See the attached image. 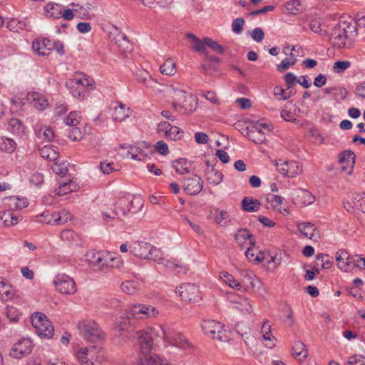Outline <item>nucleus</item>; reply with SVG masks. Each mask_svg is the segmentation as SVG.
Returning a JSON list of instances; mask_svg holds the SVG:
<instances>
[{
	"instance_id": "f257e3e1",
	"label": "nucleus",
	"mask_w": 365,
	"mask_h": 365,
	"mask_svg": "<svg viewBox=\"0 0 365 365\" xmlns=\"http://www.w3.org/2000/svg\"><path fill=\"white\" fill-rule=\"evenodd\" d=\"M140 354L138 365H170L169 362L156 354H150L153 346L150 335L143 330L136 332Z\"/></svg>"
},
{
	"instance_id": "f03ea898",
	"label": "nucleus",
	"mask_w": 365,
	"mask_h": 365,
	"mask_svg": "<svg viewBox=\"0 0 365 365\" xmlns=\"http://www.w3.org/2000/svg\"><path fill=\"white\" fill-rule=\"evenodd\" d=\"M357 36L356 26L346 21H341L333 28L330 40L334 48H351Z\"/></svg>"
},
{
	"instance_id": "7ed1b4c3",
	"label": "nucleus",
	"mask_w": 365,
	"mask_h": 365,
	"mask_svg": "<svg viewBox=\"0 0 365 365\" xmlns=\"http://www.w3.org/2000/svg\"><path fill=\"white\" fill-rule=\"evenodd\" d=\"M95 82L88 76L73 78L66 82V87L73 97L84 99L88 96L89 91L93 90Z\"/></svg>"
},
{
	"instance_id": "20e7f679",
	"label": "nucleus",
	"mask_w": 365,
	"mask_h": 365,
	"mask_svg": "<svg viewBox=\"0 0 365 365\" xmlns=\"http://www.w3.org/2000/svg\"><path fill=\"white\" fill-rule=\"evenodd\" d=\"M77 328L83 338L88 341L96 342L104 338L103 331L95 321H80L77 324Z\"/></svg>"
},
{
	"instance_id": "39448f33",
	"label": "nucleus",
	"mask_w": 365,
	"mask_h": 365,
	"mask_svg": "<svg viewBox=\"0 0 365 365\" xmlns=\"http://www.w3.org/2000/svg\"><path fill=\"white\" fill-rule=\"evenodd\" d=\"M130 251L133 255L139 258L154 261L163 260L160 250L148 242H135L130 246Z\"/></svg>"
},
{
	"instance_id": "423d86ee",
	"label": "nucleus",
	"mask_w": 365,
	"mask_h": 365,
	"mask_svg": "<svg viewBox=\"0 0 365 365\" xmlns=\"http://www.w3.org/2000/svg\"><path fill=\"white\" fill-rule=\"evenodd\" d=\"M31 322L36 334L41 338L50 339L53 336L54 328L43 313L37 312L32 314Z\"/></svg>"
},
{
	"instance_id": "0eeeda50",
	"label": "nucleus",
	"mask_w": 365,
	"mask_h": 365,
	"mask_svg": "<svg viewBox=\"0 0 365 365\" xmlns=\"http://www.w3.org/2000/svg\"><path fill=\"white\" fill-rule=\"evenodd\" d=\"M118 148L128 149L127 155H124L121 154L123 157H128V155H130L133 160L140 161L145 160L148 156L149 153H152L150 144L145 141L139 143L137 145L120 144Z\"/></svg>"
},
{
	"instance_id": "6e6552de",
	"label": "nucleus",
	"mask_w": 365,
	"mask_h": 365,
	"mask_svg": "<svg viewBox=\"0 0 365 365\" xmlns=\"http://www.w3.org/2000/svg\"><path fill=\"white\" fill-rule=\"evenodd\" d=\"M128 310L132 317L136 319L155 317L159 314L158 310L155 307L143 304H135Z\"/></svg>"
},
{
	"instance_id": "1a4fd4ad",
	"label": "nucleus",
	"mask_w": 365,
	"mask_h": 365,
	"mask_svg": "<svg viewBox=\"0 0 365 365\" xmlns=\"http://www.w3.org/2000/svg\"><path fill=\"white\" fill-rule=\"evenodd\" d=\"M53 284L56 289L63 294H73L77 290L75 281L65 274L56 275Z\"/></svg>"
},
{
	"instance_id": "9d476101",
	"label": "nucleus",
	"mask_w": 365,
	"mask_h": 365,
	"mask_svg": "<svg viewBox=\"0 0 365 365\" xmlns=\"http://www.w3.org/2000/svg\"><path fill=\"white\" fill-rule=\"evenodd\" d=\"M178 291L180 297L185 302H197L201 299L199 288L194 284H182Z\"/></svg>"
},
{
	"instance_id": "9b49d317",
	"label": "nucleus",
	"mask_w": 365,
	"mask_h": 365,
	"mask_svg": "<svg viewBox=\"0 0 365 365\" xmlns=\"http://www.w3.org/2000/svg\"><path fill=\"white\" fill-rule=\"evenodd\" d=\"M201 327L205 334L210 338L224 341L222 335V326L220 322L215 320H203Z\"/></svg>"
},
{
	"instance_id": "f8f14e48",
	"label": "nucleus",
	"mask_w": 365,
	"mask_h": 365,
	"mask_svg": "<svg viewBox=\"0 0 365 365\" xmlns=\"http://www.w3.org/2000/svg\"><path fill=\"white\" fill-rule=\"evenodd\" d=\"M33 349L32 341L29 339L23 338L16 343L11 351L10 356L20 359L29 355Z\"/></svg>"
},
{
	"instance_id": "ddd939ff",
	"label": "nucleus",
	"mask_w": 365,
	"mask_h": 365,
	"mask_svg": "<svg viewBox=\"0 0 365 365\" xmlns=\"http://www.w3.org/2000/svg\"><path fill=\"white\" fill-rule=\"evenodd\" d=\"M276 167L278 172L289 178H294L297 175L301 173L302 170L299 168L298 164L295 161H284L279 160L276 163Z\"/></svg>"
},
{
	"instance_id": "4468645a",
	"label": "nucleus",
	"mask_w": 365,
	"mask_h": 365,
	"mask_svg": "<svg viewBox=\"0 0 365 365\" xmlns=\"http://www.w3.org/2000/svg\"><path fill=\"white\" fill-rule=\"evenodd\" d=\"M245 131L247 138L256 144H262L266 140L265 133L260 128L257 121L251 126H247Z\"/></svg>"
},
{
	"instance_id": "2eb2a0df",
	"label": "nucleus",
	"mask_w": 365,
	"mask_h": 365,
	"mask_svg": "<svg viewBox=\"0 0 365 365\" xmlns=\"http://www.w3.org/2000/svg\"><path fill=\"white\" fill-rule=\"evenodd\" d=\"M162 330L163 332V338L170 344L182 349H184L186 346L189 345L182 334L173 333L169 329L166 330L163 328Z\"/></svg>"
},
{
	"instance_id": "dca6fc26",
	"label": "nucleus",
	"mask_w": 365,
	"mask_h": 365,
	"mask_svg": "<svg viewBox=\"0 0 365 365\" xmlns=\"http://www.w3.org/2000/svg\"><path fill=\"white\" fill-rule=\"evenodd\" d=\"M298 230L304 237L317 242L320 238V233L316 225L312 222H299L297 225Z\"/></svg>"
},
{
	"instance_id": "f3484780",
	"label": "nucleus",
	"mask_w": 365,
	"mask_h": 365,
	"mask_svg": "<svg viewBox=\"0 0 365 365\" xmlns=\"http://www.w3.org/2000/svg\"><path fill=\"white\" fill-rule=\"evenodd\" d=\"M185 191L190 195H195L198 194L203 187V181L198 175L190 178L185 180L184 183Z\"/></svg>"
},
{
	"instance_id": "a211bd4d",
	"label": "nucleus",
	"mask_w": 365,
	"mask_h": 365,
	"mask_svg": "<svg viewBox=\"0 0 365 365\" xmlns=\"http://www.w3.org/2000/svg\"><path fill=\"white\" fill-rule=\"evenodd\" d=\"M356 160V155L354 153L350 150H346L339 153V162L341 164L346 163V166L343 165L341 167L342 170H346L347 168H350V170L348 172L349 174L352 173L354 163Z\"/></svg>"
},
{
	"instance_id": "6ab92c4d",
	"label": "nucleus",
	"mask_w": 365,
	"mask_h": 365,
	"mask_svg": "<svg viewBox=\"0 0 365 365\" xmlns=\"http://www.w3.org/2000/svg\"><path fill=\"white\" fill-rule=\"evenodd\" d=\"M197 98L196 96L188 93L184 97L178 106L179 109H183L185 113H191L197 108Z\"/></svg>"
},
{
	"instance_id": "aec40b11",
	"label": "nucleus",
	"mask_w": 365,
	"mask_h": 365,
	"mask_svg": "<svg viewBox=\"0 0 365 365\" xmlns=\"http://www.w3.org/2000/svg\"><path fill=\"white\" fill-rule=\"evenodd\" d=\"M169 93L173 100L172 105L174 109L175 110H178V106L180 105V103L182 101L184 97H185L188 93L181 88L173 86H171Z\"/></svg>"
},
{
	"instance_id": "412c9836",
	"label": "nucleus",
	"mask_w": 365,
	"mask_h": 365,
	"mask_svg": "<svg viewBox=\"0 0 365 365\" xmlns=\"http://www.w3.org/2000/svg\"><path fill=\"white\" fill-rule=\"evenodd\" d=\"M133 319L129 314V310L127 309L125 314L120 316L116 319L115 325L120 332L130 331V328L133 327L131 319Z\"/></svg>"
},
{
	"instance_id": "4be33fe9",
	"label": "nucleus",
	"mask_w": 365,
	"mask_h": 365,
	"mask_svg": "<svg viewBox=\"0 0 365 365\" xmlns=\"http://www.w3.org/2000/svg\"><path fill=\"white\" fill-rule=\"evenodd\" d=\"M118 106L115 108L113 115V119L115 121L121 122L129 117L130 110L129 108H125V105L122 102H118Z\"/></svg>"
},
{
	"instance_id": "5701e85b",
	"label": "nucleus",
	"mask_w": 365,
	"mask_h": 365,
	"mask_svg": "<svg viewBox=\"0 0 365 365\" xmlns=\"http://www.w3.org/2000/svg\"><path fill=\"white\" fill-rule=\"evenodd\" d=\"M235 240L240 245H242L244 242H246L247 240H250V243L252 247H254L256 243L255 240L253 237V235L247 229L245 228L240 229L237 231V232L235 233Z\"/></svg>"
},
{
	"instance_id": "b1692460",
	"label": "nucleus",
	"mask_w": 365,
	"mask_h": 365,
	"mask_svg": "<svg viewBox=\"0 0 365 365\" xmlns=\"http://www.w3.org/2000/svg\"><path fill=\"white\" fill-rule=\"evenodd\" d=\"M86 257L91 264L102 267L107 265V260L101 252L89 251L86 254Z\"/></svg>"
},
{
	"instance_id": "393cba45",
	"label": "nucleus",
	"mask_w": 365,
	"mask_h": 365,
	"mask_svg": "<svg viewBox=\"0 0 365 365\" xmlns=\"http://www.w3.org/2000/svg\"><path fill=\"white\" fill-rule=\"evenodd\" d=\"M260 202L257 199L245 197L242 200V208L249 212H257L259 210Z\"/></svg>"
},
{
	"instance_id": "a878e982",
	"label": "nucleus",
	"mask_w": 365,
	"mask_h": 365,
	"mask_svg": "<svg viewBox=\"0 0 365 365\" xmlns=\"http://www.w3.org/2000/svg\"><path fill=\"white\" fill-rule=\"evenodd\" d=\"M17 148L16 143L7 137L0 138V150L6 153H13Z\"/></svg>"
},
{
	"instance_id": "bb28decb",
	"label": "nucleus",
	"mask_w": 365,
	"mask_h": 365,
	"mask_svg": "<svg viewBox=\"0 0 365 365\" xmlns=\"http://www.w3.org/2000/svg\"><path fill=\"white\" fill-rule=\"evenodd\" d=\"M9 129L14 135L21 136L25 133V126L23 123L18 118H11L9 121Z\"/></svg>"
},
{
	"instance_id": "cd10ccee",
	"label": "nucleus",
	"mask_w": 365,
	"mask_h": 365,
	"mask_svg": "<svg viewBox=\"0 0 365 365\" xmlns=\"http://www.w3.org/2000/svg\"><path fill=\"white\" fill-rule=\"evenodd\" d=\"M207 180L210 184L218 185L222 181L223 175L217 171L214 167L205 170Z\"/></svg>"
},
{
	"instance_id": "c85d7f7f",
	"label": "nucleus",
	"mask_w": 365,
	"mask_h": 365,
	"mask_svg": "<svg viewBox=\"0 0 365 365\" xmlns=\"http://www.w3.org/2000/svg\"><path fill=\"white\" fill-rule=\"evenodd\" d=\"M308 351L306 346L300 341H295L292 346V355L299 357V360L304 359L307 356Z\"/></svg>"
},
{
	"instance_id": "c756f323",
	"label": "nucleus",
	"mask_w": 365,
	"mask_h": 365,
	"mask_svg": "<svg viewBox=\"0 0 365 365\" xmlns=\"http://www.w3.org/2000/svg\"><path fill=\"white\" fill-rule=\"evenodd\" d=\"M32 48L35 53L39 56H48V49L44 42V38H36L32 43Z\"/></svg>"
},
{
	"instance_id": "7c9ffc66",
	"label": "nucleus",
	"mask_w": 365,
	"mask_h": 365,
	"mask_svg": "<svg viewBox=\"0 0 365 365\" xmlns=\"http://www.w3.org/2000/svg\"><path fill=\"white\" fill-rule=\"evenodd\" d=\"M271 324L268 320H266L261 328V331L262 333V337L265 341H272V344L269 346V348H272L275 346L274 341L276 339L274 336L271 334Z\"/></svg>"
},
{
	"instance_id": "2f4dec72",
	"label": "nucleus",
	"mask_w": 365,
	"mask_h": 365,
	"mask_svg": "<svg viewBox=\"0 0 365 365\" xmlns=\"http://www.w3.org/2000/svg\"><path fill=\"white\" fill-rule=\"evenodd\" d=\"M202 45L206 48L207 46L212 49V51L216 52L217 53H223L225 52L224 47L219 44L217 41H214L211 38L205 37L202 38Z\"/></svg>"
},
{
	"instance_id": "473e14b6",
	"label": "nucleus",
	"mask_w": 365,
	"mask_h": 365,
	"mask_svg": "<svg viewBox=\"0 0 365 365\" xmlns=\"http://www.w3.org/2000/svg\"><path fill=\"white\" fill-rule=\"evenodd\" d=\"M286 9L289 14L297 15L304 10L299 0H292L286 4Z\"/></svg>"
},
{
	"instance_id": "72a5a7b5",
	"label": "nucleus",
	"mask_w": 365,
	"mask_h": 365,
	"mask_svg": "<svg viewBox=\"0 0 365 365\" xmlns=\"http://www.w3.org/2000/svg\"><path fill=\"white\" fill-rule=\"evenodd\" d=\"M160 72L167 76H173L176 73L175 63L173 59L168 58L160 67Z\"/></svg>"
},
{
	"instance_id": "f704fd0d",
	"label": "nucleus",
	"mask_w": 365,
	"mask_h": 365,
	"mask_svg": "<svg viewBox=\"0 0 365 365\" xmlns=\"http://www.w3.org/2000/svg\"><path fill=\"white\" fill-rule=\"evenodd\" d=\"M173 167L175 168L178 173L182 175L190 173V169L187 166V164L190 163L185 158H180L176 160L173 163Z\"/></svg>"
},
{
	"instance_id": "c9c22d12",
	"label": "nucleus",
	"mask_w": 365,
	"mask_h": 365,
	"mask_svg": "<svg viewBox=\"0 0 365 365\" xmlns=\"http://www.w3.org/2000/svg\"><path fill=\"white\" fill-rule=\"evenodd\" d=\"M220 278L225 282L226 284L230 287L240 289L241 287L240 283L236 280L232 275L229 274L227 272H222L220 273Z\"/></svg>"
},
{
	"instance_id": "e433bc0d",
	"label": "nucleus",
	"mask_w": 365,
	"mask_h": 365,
	"mask_svg": "<svg viewBox=\"0 0 365 365\" xmlns=\"http://www.w3.org/2000/svg\"><path fill=\"white\" fill-rule=\"evenodd\" d=\"M219 66L220 63L205 61L201 64L200 67L204 73L212 76L219 72Z\"/></svg>"
},
{
	"instance_id": "4c0bfd02",
	"label": "nucleus",
	"mask_w": 365,
	"mask_h": 365,
	"mask_svg": "<svg viewBox=\"0 0 365 365\" xmlns=\"http://www.w3.org/2000/svg\"><path fill=\"white\" fill-rule=\"evenodd\" d=\"M55 225H63L71 220V215L69 212L62 211L59 213H53L51 215Z\"/></svg>"
},
{
	"instance_id": "58836bf2",
	"label": "nucleus",
	"mask_w": 365,
	"mask_h": 365,
	"mask_svg": "<svg viewBox=\"0 0 365 365\" xmlns=\"http://www.w3.org/2000/svg\"><path fill=\"white\" fill-rule=\"evenodd\" d=\"M352 204L355 207L365 213V193H355L352 197Z\"/></svg>"
},
{
	"instance_id": "ea45409f",
	"label": "nucleus",
	"mask_w": 365,
	"mask_h": 365,
	"mask_svg": "<svg viewBox=\"0 0 365 365\" xmlns=\"http://www.w3.org/2000/svg\"><path fill=\"white\" fill-rule=\"evenodd\" d=\"M138 282L134 280L123 282L121 284V289L128 294H133L138 289Z\"/></svg>"
},
{
	"instance_id": "a19ab883",
	"label": "nucleus",
	"mask_w": 365,
	"mask_h": 365,
	"mask_svg": "<svg viewBox=\"0 0 365 365\" xmlns=\"http://www.w3.org/2000/svg\"><path fill=\"white\" fill-rule=\"evenodd\" d=\"M183 131L179 127L170 125L169 130L166 132V138L173 140H180L182 137Z\"/></svg>"
},
{
	"instance_id": "79ce46f5",
	"label": "nucleus",
	"mask_w": 365,
	"mask_h": 365,
	"mask_svg": "<svg viewBox=\"0 0 365 365\" xmlns=\"http://www.w3.org/2000/svg\"><path fill=\"white\" fill-rule=\"evenodd\" d=\"M347 257H348V252L346 250L341 249V250H339L336 252V260L337 262V266L342 271H344L346 269V267H346L345 262L346 261V259H348Z\"/></svg>"
},
{
	"instance_id": "37998d69",
	"label": "nucleus",
	"mask_w": 365,
	"mask_h": 365,
	"mask_svg": "<svg viewBox=\"0 0 365 365\" xmlns=\"http://www.w3.org/2000/svg\"><path fill=\"white\" fill-rule=\"evenodd\" d=\"M235 308L243 314H251L253 312L252 305L247 298L243 299L241 302L237 303Z\"/></svg>"
},
{
	"instance_id": "c03bdc74",
	"label": "nucleus",
	"mask_w": 365,
	"mask_h": 365,
	"mask_svg": "<svg viewBox=\"0 0 365 365\" xmlns=\"http://www.w3.org/2000/svg\"><path fill=\"white\" fill-rule=\"evenodd\" d=\"M40 155L43 158L49 160H55L58 155L55 150L51 146H44L40 150Z\"/></svg>"
},
{
	"instance_id": "a18cd8bd",
	"label": "nucleus",
	"mask_w": 365,
	"mask_h": 365,
	"mask_svg": "<svg viewBox=\"0 0 365 365\" xmlns=\"http://www.w3.org/2000/svg\"><path fill=\"white\" fill-rule=\"evenodd\" d=\"M26 26L24 22L20 21L16 19H10L6 24V27L11 31L17 32L19 29H24Z\"/></svg>"
},
{
	"instance_id": "49530a36",
	"label": "nucleus",
	"mask_w": 365,
	"mask_h": 365,
	"mask_svg": "<svg viewBox=\"0 0 365 365\" xmlns=\"http://www.w3.org/2000/svg\"><path fill=\"white\" fill-rule=\"evenodd\" d=\"M302 200V203L305 205L312 204L315 200V197L307 190H301L297 195Z\"/></svg>"
},
{
	"instance_id": "de8ad7c7",
	"label": "nucleus",
	"mask_w": 365,
	"mask_h": 365,
	"mask_svg": "<svg viewBox=\"0 0 365 365\" xmlns=\"http://www.w3.org/2000/svg\"><path fill=\"white\" fill-rule=\"evenodd\" d=\"M29 99H32L34 103V106L38 109L43 110L46 108L47 106L46 101H45L42 97H41L37 93H32L29 96Z\"/></svg>"
},
{
	"instance_id": "09e8293b",
	"label": "nucleus",
	"mask_w": 365,
	"mask_h": 365,
	"mask_svg": "<svg viewBox=\"0 0 365 365\" xmlns=\"http://www.w3.org/2000/svg\"><path fill=\"white\" fill-rule=\"evenodd\" d=\"M235 331L239 335L242 337L246 336V339H248L249 337L247 336L250 334L251 329L245 323L238 322L235 325Z\"/></svg>"
},
{
	"instance_id": "8fccbe9b",
	"label": "nucleus",
	"mask_w": 365,
	"mask_h": 365,
	"mask_svg": "<svg viewBox=\"0 0 365 365\" xmlns=\"http://www.w3.org/2000/svg\"><path fill=\"white\" fill-rule=\"evenodd\" d=\"M316 258L318 260H321L323 269H329L332 266V257H329L328 255L319 253L316 256Z\"/></svg>"
},
{
	"instance_id": "3c124183",
	"label": "nucleus",
	"mask_w": 365,
	"mask_h": 365,
	"mask_svg": "<svg viewBox=\"0 0 365 365\" xmlns=\"http://www.w3.org/2000/svg\"><path fill=\"white\" fill-rule=\"evenodd\" d=\"M187 37L188 39H190L196 43L193 46V49L195 51L197 52H204L205 51V48L204 47V45H202V39L200 40L192 34H187Z\"/></svg>"
},
{
	"instance_id": "603ef678",
	"label": "nucleus",
	"mask_w": 365,
	"mask_h": 365,
	"mask_svg": "<svg viewBox=\"0 0 365 365\" xmlns=\"http://www.w3.org/2000/svg\"><path fill=\"white\" fill-rule=\"evenodd\" d=\"M88 349H81L78 352V359L81 365H93V362L90 361L88 357Z\"/></svg>"
},
{
	"instance_id": "864d4df0",
	"label": "nucleus",
	"mask_w": 365,
	"mask_h": 365,
	"mask_svg": "<svg viewBox=\"0 0 365 365\" xmlns=\"http://www.w3.org/2000/svg\"><path fill=\"white\" fill-rule=\"evenodd\" d=\"M6 316L11 322L19 321L21 314L14 307H6Z\"/></svg>"
},
{
	"instance_id": "5fc2aeb1",
	"label": "nucleus",
	"mask_w": 365,
	"mask_h": 365,
	"mask_svg": "<svg viewBox=\"0 0 365 365\" xmlns=\"http://www.w3.org/2000/svg\"><path fill=\"white\" fill-rule=\"evenodd\" d=\"M63 11V6L60 4H55L51 5L50 10H48L49 15L54 19H59L61 17Z\"/></svg>"
},
{
	"instance_id": "6e6d98bb",
	"label": "nucleus",
	"mask_w": 365,
	"mask_h": 365,
	"mask_svg": "<svg viewBox=\"0 0 365 365\" xmlns=\"http://www.w3.org/2000/svg\"><path fill=\"white\" fill-rule=\"evenodd\" d=\"M245 25V20L243 18L239 17L233 20L232 23V31L237 34L242 32L243 26Z\"/></svg>"
},
{
	"instance_id": "4d7b16f0",
	"label": "nucleus",
	"mask_w": 365,
	"mask_h": 365,
	"mask_svg": "<svg viewBox=\"0 0 365 365\" xmlns=\"http://www.w3.org/2000/svg\"><path fill=\"white\" fill-rule=\"evenodd\" d=\"M350 62L348 61H336L333 66V70L335 73H341L350 67Z\"/></svg>"
},
{
	"instance_id": "13d9d810",
	"label": "nucleus",
	"mask_w": 365,
	"mask_h": 365,
	"mask_svg": "<svg viewBox=\"0 0 365 365\" xmlns=\"http://www.w3.org/2000/svg\"><path fill=\"white\" fill-rule=\"evenodd\" d=\"M322 23L319 19H314L309 23V29L314 33L323 35L324 31L321 28Z\"/></svg>"
},
{
	"instance_id": "bf43d9fd",
	"label": "nucleus",
	"mask_w": 365,
	"mask_h": 365,
	"mask_svg": "<svg viewBox=\"0 0 365 365\" xmlns=\"http://www.w3.org/2000/svg\"><path fill=\"white\" fill-rule=\"evenodd\" d=\"M102 216L103 220L108 223L111 220H114L115 217H120V212L117 210H113L110 212H103Z\"/></svg>"
},
{
	"instance_id": "052dcab7",
	"label": "nucleus",
	"mask_w": 365,
	"mask_h": 365,
	"mask_svg": "<svg viewBox=\"0 0 365 365\" xmlns=\"http://www.w3.org/2000/svg\"><path fill=\"white\" fill-rule=\"evenodd\" d=\"M60 237L63 240L70 242L74 240L77 235L71 230H64L61 232Z\"/></svg>"
},
{
	"instance_id": "680f3d73",
	"label": "nucleus",
	"mask_w": 365,
	"mask_h": 365,
	"mask_svg": "<svg viewBox=\"0 0 365 365\" xmlns=\"http://www.w3.org/2000/svg\"><path fill=\"white\" fill-rule=\"evenodd\" d=\"M284 79L286 81V86L287 89H289L298 82L297 76L291 72L287 73L284 76Z\"/></svg>"
},
{
	"instance_id": "e2e57ef3",
	"label": "nucleus",
	"mask_w": 365,
	"mask_h": 365,
	"mask_svg": "<svg viewBox=\"0 0 365 365\" xmlns=\"http://www.w3.org/2000/svg\"><path fill=\"white\" fill-rule=\"evenodd\" d=\"M155 149L160 155H166L169 153L168 145L163 140H158L155 145Z\"/></svg>"
},
{
	"instance_id": "0e129e2a",
	"label": "nucleus",
	"mask_w": 365,
	"mask_h": 365,
	"mask_svg": "<svg viewBox=\"0 0 365 365\" xmlns=\"http://www.w3.org/2000/svg\"><path fill=\"white\" fill-rule=\"evenodd\" d=\"M64 122L66 125L73 128L76 127V125L79 123V121L78 119H76V112H71L65 118Z\"/></svg>"
},
{
	"instance_id": "69168bd1",
	"label": "nucleus",
	"mask_w": 365,
	"mask_h": 365,
	"mask_svg": "<svg viewBox=\"0 0 365 365\" xmlns=\"http://www.w3.org/2000/svg\"><path fill=\"white\" fill-rule=\"evenodd\" d=\"M10 200H15V207L16 209L21 210L28 206L29 202L26 198H19L15 196L10 197Z\"/></svg>"
},
{
	"instance_id": "338daca9",
	"label": "nucleus",
	"mask_w": 365,
	"mask_h": 365,
	"mask_svg": "<svg viewBox=\"0 0 365 365\" xmlns=\"http://www.w3.org/2000/svg\"><path fill=\"white\" fill-rule=\"evenodd\" d=\"M68 136L71 140L76 141L82 138V133L78 128L72 127V128L69 130Z\"/></svg>"
},
{
	"instance_id": "774afa93",
	"label": "nucleus",
	"mask_w": 365,
	"mask_h": 365,
	"mask_svg": "<svg viewBox=\"0 0 365 365\" xmlns=\"http://www.w3.org/2000/svg\"><path fill=\"white\" fill-rule=\"evenodd\" d=\"M297 58L293 59V61H289L287 58H285L282 61L281 63L277 65V69L278 71L282 72L283 70L287 69L291 66H293L296 63Z\"/></svg>"
}]
</instances>
